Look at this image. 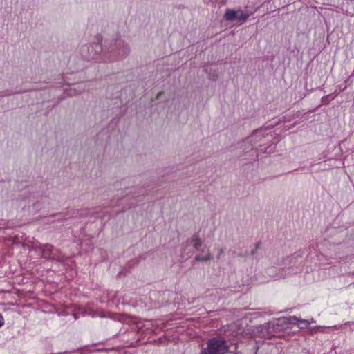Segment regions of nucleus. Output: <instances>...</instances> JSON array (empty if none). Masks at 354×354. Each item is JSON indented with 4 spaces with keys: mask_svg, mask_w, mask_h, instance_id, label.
Instances as JSON below:
<instances>
[{
    "mask_svg": "<svg viewBox=\"0 0 354 354\" xmlns=\"http://www.w3.org/2000/svg\"><path fill=\"white\" fill-rule=\"evenodd\" d=\"M238 12L232 9H227L224 15V18L227 21H232L236 19Z\"/></svg>",
    "mask_w": 354,
    "mask_h": 354,
    "instance_id": "nucleus-3",
    "label": "nucleus"
},
{
    "mask_svg": "<svg viewBox=\"0 0 354 354\" xmlns=\"http://www.w3.org/2000/svg\"><path fill=\"white\" fill-rule=\"evenodd\" d=\"M260 245H261L260 242L257 243V244H256V250L258 249L260 247Z\"/></svg>",
    "mask_w": 354,
    "mask_h": 354,
    "instance_id": "nucleus-9",
    "label": "nucleus"
},
{
    "mask_svg": "<svg viewBox=\"0 0 354 354\" xmlns=\"http://www.w3.org/2000/svg\"><path fill=\"white\" fill-rule=\"evenodd\" d=\"M97 47H99V48L101 50V46L96 45Z\"/></svg>",
    "mask_w": 354,
    "mask_h": 354,
    "instance_id": "nucleus-12",
    "label": "nucleus"
},
{
    "mask_svg": "<svg viewBox=\"0 0 354 354\" xmlns=\"http://www.w3.org/2000/svg\"><path fill=\"white\" fill-rule=\"evenodd\" d=\"M191 242L194 248L198 249L201 245L202 242L198 234H194L191 238Z\"/></svg>",
    "mask_w": 354,
    "mask_h": 354,
    "instance_id": "nucleus-4",
    "label": "nucleus"
},
{
    "mask_svg": "<svg viewBox=\"0 0 354 354\" xmlns=\"http://www.w3.org/2000/svg\"><path fill=\"white\" fill-rule=\"evenodd\" d=\"M41 256L44 259H55V250L51 245H45L41 249Z\"/></svg>",
    "mask_w": 354,
    "mask_h": 354,
    "instance_id": "nucleus-2",
    "label": "nucleus"
},
{
    "mask_svg": "<svg viewBox=\"0 0 354 354\" xmlns=\"http://www.w3.org/2000/svg\"><path fill=\"white\" fill-rule=\"evenodd\" d=\"M315 322V320L313 319H311V320L310 321V323H314Z\"/></svg>",
    "mask_w": 354,
    "mask_h": 354,
    "instance_id": "nucleus-10",
    "label": "nucleus"
},
{
    "mask_svg": "<svg viewBox=\"0 0 354 354\" xmlns=\"http://www.w3.org/2000/svg\"><path fill=\"white\" fill-rule=\"evenodd\" d=\"M212 259V254L208 252L205 256L197 255L195 257L196 261H208Z\"/></svg>",
    "mask_w": 354,
    "mask_h": 354,
    "instance_id": "nucleus-6",
    "label": "nucleus"
},
{
    "mask_svg": "<svg viewBox=\"0 0 354 354\" xmlns=\"http://www.w3.org/2000/svg\"><path fill=\"white\" fill-rule=\"evenodd\" d=\"M287 319L288 323L290 324H298L299 318L296 316H290Z\"/></svg>",
    "mask_w": 354,
    "mask_h": 354,
    "instance_id": "nucleus-8",
    "label": "nucleus"
},
{
    "mask_svg": "<svg viewBox=\"0 0 354 354\" xmlns=\"http://www.w3.org/2000/svg\"><path fill=\"white\" fill-rule=\"evenodd\" d=\"M237 12H238V14H237L236 19H238L239 21H242V22H245L251 15V14L245 13L242 10H239Z\"/></svg>",
    "mask_w": 354,
    "mask_h": 354,
    "instance_id": "nucleus-5",
    "label": "nucleus"
},
{
    "mask_svg": "<svg viewBox=\"0 0 354 354\" xmlns=\"http://www.w3.org/2000/svg\"><path fill=\"white\" fill-rule=\"evenodd\" d=\"M223 250H221V252H220V255L223 254Z\"/></svg>",
    "mask_w": 354,
    "mask_h": 354,
    "instance_id": "nucleus-11",
    "label": "nucleus"
},
{
    "mask_svg": "<svg viewBox=\"0 0 354 354\" xmlns=\"http://www.w3.org/2000/svg\"><path fill=\"white\" fill-rule=\"evenodd\" d=\"M298 325L300 328H306L310 326V321L299 318Z\"/></svg>",
    "mask_w": 354,
    "mask_h": 354,
    "instance_id": "nucleus-7",
    "label": "nucleus"
},
{
    "mask_svg": "<svg viewBox=\"0 0 354 354\" xmlns=\"http://www.w3.org/2000/svg\"><path fill=\"white\" fill-rule=\"evenodd\" d=\"M229 346L222 337H214L207 342V347L201 350L199 354H226Z\"/></svg>",
    "mask_w": 354,
    "mask_h": 354,
    "instance_id": "nucleus-1",
    "label": "nucleus"
}]
</instances>
